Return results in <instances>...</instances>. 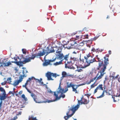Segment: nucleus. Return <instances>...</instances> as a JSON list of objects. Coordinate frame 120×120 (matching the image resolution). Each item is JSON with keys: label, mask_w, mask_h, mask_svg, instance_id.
<instances>
[{"label": "nucleus", "mask_w": 120, "mask_h": 120, "mask_svg": "<svg viewBox=\"0 0 120 120\" xmlns=\"http://www.w3.org/2000/svg\"><path fill=\"white\" fill-rule=\"evenodd\" d=\"M109 55L108 54L106 55L104 57V63H103V60L102 59H100L99 58H97L98 60V61H96V59L93 57L91 56L89 54H88L86 56H85V59L86 60L85 63V64L83 68H85L88 67L91 64H92L94 62H98V66L97 68L98 70H100V71L98 72L100 73V75L98 77L96 81L99 80L102 78L105 73H104L106 68V67L107 65L109 64Z\"/></svg>", "instance_id": "nucleus-1"}, {"label": "nucleus", "mask_w": 120, "mask_h": 120, "mask_svg": "<svg viewBox=\"0 0 120 120\" xmlns=\"http://www.w3.org/2000/svg\"><path fill=\"white\" fill-rule=\"evenodd\" d=\"M45 50L43 49V52H40V53H38L37 54H32L31 57H29L28 58H24L23 55H22L21 56V57L20 59V61H16V64L19 66H23V64L30 62L31 60H34L36 57H38V56H43L45 55Z\"/></svg>", "instance_id": "nucleus-2"}, {"label": "nucleus", "mask_w": 120, "mask_h": 120, "mask_svg": "<svg viewBox=\"0 0 120 120\" xmlns=\"http://www.w3.org/2000/svg\"><path fill=\"white\" fill-rule=\"evenodd\" d=\"M64 77L62 76L60 78V83L59 87L58 88V90L57 91V94H56V92H54V95L56 96V100H59L61 98H64L65 97V95L64 94L66 92L68 91V89L66 88L65 90H64V89L61 88V84L62 81Z\"/></svg>", "instance_id": "nucleus-3"}, {"label": "nucleus", "mask_w": 120, "mask_h": 120, "mask_svg": "<svg viewBox=\"0 0 120 120\" xmlns=\"http://www.w3.org/2000/svg\"><path fill=\"white\" fill-rule=\"evenodd\" d=\"M69 54L66 55L63 59L65 60V67L66 68H73L72 65L74 64L73 60H71L70 58L68 59Z\"/></svg>", "instance_id": "nucleus-4"}, {"label": "nucleus", "mask_w": 120, "mask_h": 120, "mask_svg": "<svg viewBox=\"0 0 120 120\" xmlns=\"http://www.w3.org/2000/svg\"><path fill=\"white\" fill-rule=\"evenodd\" d=\"M79 108V105H76L74 107H72L71 108L69 111L66 113L67 116H64V118L65 120H67L71 116L75 113L76 111Z\"/></svg>", "instance_id": "nucleus-5"}, {"label": "nucleus", "mask_w": 120, "mask_h": 120, "mask_svg": "<svg viewBox=\"0 0 120 120\" xmlns=\"http://www.w3.org/2000/svg\"><path fill=\"white\" fill-rule=\"evenodd\" d=\"M31 96L36 103H41L45 102V101H44V98L41 94L39 95L37 97V95L32 92L31 94Z\"/></svg>", "instance_id": "nucleus-6"}, {"label": "nucleus", "mask_w": 120, "mask_h": 120, "mask_svg": "<svg viewBox=\"0 0 120 120\" xmlns=\"http://www.w3.org/2000/svg\"><path fill=\"white\" fill-rule=\"evenodd\" d=\"M67 88H66L65 89V90L66 88H69L72 87V91L74 92H75L76 94H78L79 92H78L77 90V89L79 86L78 85L74 84L72 83V82H71L70 83L68 82L67 83Z\"/></svg>", "instance_id": "nucleus-7"}, {"label": "nucleus", "mask_w": 120, "mask_h": 120, "mask_svg": "<svg viewBox=\"0 0 120 120\" xmlns=\"http://www.w3.org/2000/svg\"><path fill=\"white\" fill-rule=\"evenodd\" d=\"M24 76V75H21L19 77V79L15 80L12 85L14 86L18 85L20 82H21L22 81Z\"/></svg>", "instance_id": "nucleus-8"}, {"label": "nucleus", "mask_w": 120, "mask_h": 120, "mask_svg": "<svg viewBox=\"0 0 120 120\" xmlns=\"http://www.w3.org/2000/svg\"><path fill=\"white\" fill-rule=\"evenodd\" d=\"M76 44V42L74 41H71V43L69 44L66 47L68 49L75 48L74 45Z\"/></svg>", "instance_id": "nucleus-9"}, {"label": "nucleus", "mask_w": 120, "mask_h": 120, "mask_svg": "<svg viewBox=\"0 0 120 120\" xmlns=\"http://www.w3.org/2000/svg\"><path fill=\"white\" fill-rule=\"evenodd\" d=\"M54 47H51V48L50 49V50H49V48L48 47H47V51H48V52H46V51L45 49H43L42 50V52L41 51H40L39 52V53H40V52H43V49H44L45 50V53H46L47 54H46V55H47L48 54H49L50 53H52V52H55V50L53 48H54Z\"/></svg>", "instance_id": "nucleus-10"}, {"label": "nucleus", "mask_w": 120, "mask_h": 120, "mask_svg": "<svg viewBox=\"0 0 120 120\" xmlns=\"http://www.w3.org/2000/svg\"><path fill=\"white\" fill-rule=\"evenodd\" d=\"M56 59V58L53 60H49L46 59L44 60V62L43 64V65L44 66H46L50 64V63L54 62Z\"/></svg>", "instance_id": "nucleus-11"}, {"label": "nucleus", "mask_w": 120, "mask_h": 120, "mask_svg": "<svg viewBox=\"0 0 120 120\" xmlns=\"http://www.w3.org/2000/svg\"><path fill=\"white\" fill-rule=\"evenodd\" d=\"M1 64L4 67L8 66L11 64V62L8 61V60L6 59L4 60Z\"/></svg>", "instance_id": "nucleus-12"}, {"label": "nucleus", "mask_w": 120, "mask_h": 120, "mask_svg": "<svg viewBox=\"0 0 120 120\" xmlns=\"http://www.w3.org/2000/svg\"><path fill=\"white\" fill-rule=\"evenodd\" d=\"M81 101V104H87L88 103H89L88 101H87V100L84 98H82L81 100L80 101H78V104H77V105H79L80 104V102Z\"/></svg>", "instance_id": "nucleus-13"}, {"label": "nucleus", "mask_w": 120, "mask_h": 120, "mask_svg": "<svg viewBox=\"0 0 120 120\" xmlns=\"http://www.w3.org/2000/svg\"><path fill=\"white\" fill-rule=\"evenodd\" d=\"M56 58L57 59H59L61 60L64 58L65 57V56H64L63 54L62 53H57L56 54Z\"/></svg>", "instance_id": "nucleus-14"}, {"label": "nucleus", "mask_w": 120, "mask_h": 120, "mask_svg": "<svg viewBox=\"0 0 120 120\" xmlns=\"http://www.w3.org/2000/svg\"><path fill=\"white\" fill-rule=\"evenodd\" d=\"M62 46H59L58 47L57 46H56L54 47L55 48H56L57 49H55L56 51V53H61V51L62 50Z\"/></svg>", "instance_id": "nucleus-15"}, {"label": "nucleus", "mask_w": 120, "mask_h": 120, "mask_svg": "<svg viewBox=\"0 0 120 120\" xmlns=\"http://www.w3.org/2000/svg\"><path fill=\"white\" fill-rule=\"evenodd\" d=\"M46 76L47 78V79L48 80H54L51 77L52 76V73L50 72H48L46 74Z\"/></svg>", "instance_id": "nucleus-16"}, {"label": "nucleus", "mask_w": 120, "mask_h": 120, "mask_svg": "<svg viewBox=\"0 0 120 120\" xmlns=\"http://www.w3.org/2000/svg\"><path fill=\"white\" fill-rule=\"evenodd\" d=\"M120 96V92L119 91H118L117 94L116 95V96H115V97H116V99H115V97H112L114 101V102H116L119 101V99H117V98L118 97H119Z\"/></svg>", "instance_id": "nucleus-17"}, {"label": "nucleus", "mask_w": 120, "mask_h": 120, "mask_svg": "<svg viewBox=\"0 0 120 120\" xmlns=\"http://www.w3.org/2000/svg\"><path fill=\"white\" fill-rule=\"evenodd\" d=\"M63 59L62 60H61L59 62H56V63L54 64V65H57L59 64H62V62L63 61Z\"/></svg>", "instance_id": "nucleus-18"}, {"label": "nucleus", "mask_w": 120, "mask_h": 120, "mask_svg": "<svg viewBox=\"0 0 120 120\" xmlns=\"http://www.w3.org/2000/svg\"><path fill=\"white\" fill-rule=\"evenodd\" d=\"M27 85H26V83H25V85H24L23 86V87H25L26 89L27 90V91L29 92V93L30 94H31L32 92L31 91L29 90L27 87L26 86Z\"/></svg>", "instance_id": "nucleus-19"}, {"label": "nucleus", "mask_w": 120, "mask_h": 120, "mask_svg": "<svg viewBox=\"0 0 120 120\" xmlns=\"http://www.w3.org/2000/svg\"><path fill=\"white\" fill-rule=\"evenodd\" d=\"M70 58L71 60H73L74 63L75 61H79V59L77 58L72 57H71Z\"/></svg>", "instance_id": "nucleus-20"}, {"label": "nucleus", "mask_w": 120, "mask_h": 120, "mask_svg": "<svg viewBox=\"0 0 120 120\" xmlns=\"http://www.w3.org/2000/svg\"><path fill=\"white\" fill-rule=\"evenodd\" d=\"M69 42L68 41H67L66 42V41L65 40H64L63 41V45L62 44H61V46H63V47H64L65 45H67L68 44Z\"/></svg>", "instance_id": "nucleus-21"}, {"label": "nucleus", "mask_w": 120, "mask_h": 120, "mask_svg": "<svg viewBox=\"0 0 120 120\" xmlns=\"http://www.w3.org/2000/svg\"><path fill=\"white\" fill-rule=\"evenodd\" d=\"M103 85L102 84H100L97 87L98 90H103V88L102 87Z\"/></svg>", "instance_id": "nucleus-22"}, {"label": "nucleus", "mask_w": 120, "mask_h": 120, "mask_svg": "<svg viewBox=\"0 0 120 120\" xmlns=\"http://www.w3.org/2000/svg\"><path fill=\"white\" fill-rule=\"evenodd\" d=\"M82 31H76L75 32L73 33L72 34V35H74L77 33L79 34L80 35L82 33Z\"/></svg>", "instance_id": "nucleus-23"}, {"label": "nucleus", "mask_w": 120, "mask_h": 120, "mask_svg": "<svg viewBox=\"0 0 120 120\" xmlns=\"http://www.w3.org/2000/svg\"><path fill=\"white\" fill-rule=\"evenodd\" d=\"M91 51H93L94 52H98L100 51V50H99L98 49H95L94 48H93L91 49Z\"/></svg>", "instance_id": "nucleus-24"}, {"label": "nucleus", "mask_w": 120, "mask_h": 120, "mask_svg": "<svg viewBox=\"0 0 120 120\" xmlns=\"http://www.w3.org/2000/svg\"><path fill=\"white\" fill-rule=\"evenodd\" d=\"M62 76L64 77H66L68 76L66 73L65 71H63L62 73Z\"/></svg>", "instance_id": "nucleus-25"}, {"label": "nucleus", "mask_w": 120, "mask_h": 120, "mask_svg": "<svg viewBox=\"0 0 120 120\" xmlns=\"http://www.w3.org/2000/svg\"><path fill=\"white\" fill-rule=\"evenodd\" d=\"M22 98H23L24 100L26 101H27V99L25 97V96L24 94H22L21 96Z\"/></svg>", "instance_id": "nucleus-26"}, {"label": "nucleus", "mask_w": 120, "mask_h": 120, "mask_svg": "<svg viewBox=\"0 0 120 120\" xmlns=\"http://www.w3.org/2000/svg\"><path fill=\"white\" fill-rule=\"evenodd\" d=\"M11 77L8 78L7 80V83L9 84H11Z\"/></svg>", "instance_id": "nucleus-27"}, {"label": "nucleus", "mask_w": 120, "mask_h": 120, "mask_svg": "<svg viewBox=\"0 0 120 120\" xmlns=\"http://www.w3.org/2000/svg\"><path fill=\"white\" fill-rule=\"evenodd\" d=\"M6 98V97L5 95L2 96L0 97V100H4Z\"/></svg>", "instance_id": "nucleus-28"}, {"label": "nucleus", "mask_w": 120, "mask_h": 120, "mask_svg": "<svg viewBox=\"0 0 120 120\" xmlns=\"http://www.w3.org/2000/svg\"><path fill=\"white\" fill-rule=\"evenodd\" d=\"M42 79L41 78H40V80H39V81H40V82H39V83L40 84V85H45L47 86L45 84L43 85V82L42 81Z\"/></svg>", "instance_id": "nucleus-29"}, {"label": "nucleus", "mask_w": 120, "mask_h": 120, "mask_svg": "<svg viewBox=\"0 0 120 120\" xmlns=\"http://www.w3.org/2000/svg\"><path fill=\"white\" fill-rule=\"evenodd\" d=\"M104 91H103L102 93V94L99 96L98 98H101L103 97L104 96Z\"/></svg>", "instance_id": "nucleus-30"}, {"label": "nucleus", "mask_w": 120, "mask_h": 120, "mask_svg": "<svg viewBox=\"0 0 120 120\" xmlns=\"http://www.w3.org/2000/svg\"><path fill=\"white\" fill-rule=\"evenodd\" d=\"M96 81L95 82H94V83H93L92 84L91 86V88H94L95 86H97V85H95V83Z\"/></svg>", "instance_id": "nucleus-31"}, {"label": "nucleus", "mask_w": 120, "mask_h": 120, "mask_svg": "<svg viewBox=\"0 0 120 120\" xmlns=\"http://www.w3.org/2000/svg\"><path fill=\"white\" fill-rule=\"evenodd\" d=\"M34 79H35V78L33 77H32L31 78H29L28 80H28V81L29 82V81H31L33 79L34 80Z\"/></svg>", "instance_id": "nucleus-32"}, {"label": "nucleus", "mask_w": 120, "mask_h": 120, "mask_svg": "<svg viewBox=\"0 0 120 120\" xmlns=\"http://www.w3.org/2000/svg\"><path fill=\"white\" fill-rule=\"evenodd\" d=\"M22 52L23 54H26L27 52L26 50L24 49H22Z\"/></svg>", "instance_id": "nucleus-33"}, {"label": "nucleus", "mask_w": 120, "mask_h": 120, "mask_svg": "<svg viewBox=\"0 0 120 120\" xmlns=\"http://www.w3.org/2000/svg\"><path fill=\"white\" fill-rule=\"evenodd\" d=\"M52 76L53 77H54L55 78H56L57 76H58V75H57L56 74V73H52Z\"/></svg>", "instance_id": "nucleus-34"}, {"label": "nucleus", "mask_w": 120, "mask_h": 120, "mask_svg": "<svg viewBox=\"0 0 120 120\" xmlns=\"http://www.w3.org/2000/svg\"><path fill=\"white\" fill-rule=\"evenodd\" d=\"M14 59L15 60V61H17V62H18V60H17V59H19L20 60V59L19 58V57L18 56H17V57H14Z\"/></svg>", "instance_id": "nucleus-35"}, {"label": "nucleus", "mask_w": 120, "mask_h": 120, "mask_svg": "<svg viewBox=\"0 0 120 120\" xmlns=\"http://www.w3.org/2000/svg\"><path fill=\"white\" fill-rule=\"evenodd\" d=\"M7 82V81H6L5 80L4 82H2L1 84V85H4L6 84Z\"/></svg>", "instance_id": "nucleus-36"}, {"label": "nucleus", "mask_w": 120, "mask_h": 120, "mask_svg": "<svg viewBox=\"0 0 120 120\" xmlns=\"http://www.w3.org/2000/svg\"><path fill=\"white\" fill-rule=\"evenodd\" d=\"M0 91L1 92L5 91V90L3 88L0 87Z\"/></svg>", "instance_id": "nucleus-37"}, {"label": "nucleus", "mask_w": 120, "mask_h": 120, "mask_svg": "<svg viewBox=\"0 0 120 120\" xmlns=\"http://www.w3.org/2000/svg\"><path fill=\"white\" fill-rule=\"evenodd\" d=\"M98 75H99V73H98L97 74L96 76L95 77H94L93 79L94 80H95L96 79H97V78L98 77Z\"/></svg>", "instance_id": "nucleus-38"}, {"label": "nucleus", "mask_w": 120, "mask_h": 120, "mask_svg": "<svg viewBox=\"0 0 120 120\" xmlns=\"http://www.w3.org/2000/svg\"><path fill=\"white\" fill-rule=\"evenodd\" d=\"M91 95V94H85V95L88 98H89V97Z\"/></svg>", "instance_id": "nucleus-39"}, {"label": "nucleus", "mask_w": 120, "mask_h": 120, "mask_svg": "<svg viewBox=\"0 0 120 120\" xmlns=\"http://www.w3.org/2000/svg\"><path fill=\"white\" fill-rule=\"evenodd\" d=\"M119 75H116V76L115 77H113V78L114 79H117V78L119 76Z\"/></svg>", "instance_id": "nucleus-40"}, {"label": "nucleus", "mask_w": 120, "mask_h": 120, "mask_svg": "<svg viewBox=\"0 0 120 120\" xmlns=\"http://www.w3.org/2000/svg\"><path fill=\"white\" fill-rule=\"evenodd\" d=\"M94 81V80H93V79H91V80H90V81H89V82L88 83V84H90L91 82H93Z\"/></svg>", "instance_id": "nucleus-41"}, {"label": "nucleus", "mask_w": 120, "mask_h": 120, "mask_svg": "<svg viewBox=\"0 0 120 120\" xmlns=\"http://www.w3.org/2000/svg\"><path fill=\"white\" fill-rule=\"evenodd\" d=\"M77 71L78 72H81L83 71V70L81 69H77Z\"/></svg>", "instance_id": "nucleus-42"}, {"label": "nucleus", "mask_w": 120, "mask_h": 120, "mask_svg": "<svg viewBox=\"0 0 120 120\" xmlns=\"http://www.w3.org/2000/svg\"><path fill=\"white\" fill-rule=\"evenodd\" d=\"M85 36V39H88V35L87 34H86L84 35Z\"/></svg>", "instance_id": "nucleus-43"}, {"label": "nucleus", "mask_w": 120, "mask_h": 120, "mask_svg": "<svg viewBox=\"0 0 120 120\" xmlns=\"http://www.w3.org/2000/svg\"><path fill=\"white\" fill-rule=\"evenodd\" d=\"M34 80H35L37 82H38L39 83V82H40V81H39V80L38 79L35 78V79H34Z\"/></svg>", "instance_id": "nucleus-44"}, {"label": "nucleus", "mask_w": 120, "mask_h": 120, "mask_svg": "<svg viewBox=\"0 0 120 120\" xmlns=\"http://www.w3.org/2000/svg\"><path fill=\"white\" fill-rule=\"evenodd\" d=\"M81 39H84L85 38V36L84 35H82L81 36Z\"/></svg>", "instance_id": "nucleus-45"}, {"label": "nucleus", "mask_w": 120, "mask_h": 120, "mask_svg": "<svg viewBox=\"0 0 120 120\" xmlns=\"http://www.w3.org/2000/svg\"><path fill=\"white\" fill-rule=\"evenodd\" d=\"M98 38V37H94L92 39L93 41H95Z\"/></svg>", "instance_id": "nucleus-46"}, {"label": "nucleus", "mask_w": 120, "mask_h": 120, "mask_svg": "<svg viewBox=\"0 0 120 120\" xmlns=\"http://www.w3.org/2000/svg\"><path fill=\"white\" fill-rule=\"evenodd\" d=\"M108 79V78L107 76H106L105 78V80L104 81V83H105V82Z\"/></svg>", "instance_id": "nucleus-47"}, {"label": "nucleus", "mask_w": 120, "mask_h": 120, "mask_svg": "<svg viewBox=\"0 0 120 120\" xmlns=\"http://www.w3.org/2000/svg\"><path fill=\"white\" fill-rule=\"evenodd\" d=\"M19 107L20 108H23L25 106L23 105V104L22 105H19Z\"/></svg>", "instance_id": "nucleus-48"}, {"label": "nucleus", "mask_w": 120, "mask_h": 120, "mask_svg": "<svg viewBox=\"0 0 120 120\" xmlns=\"http://www.w3.org/2000/svg\"><path fill=\"white\" fill-rule=\"evenodd\" d=\"M79 38V36H76V40L78 39Z\"/></svg>", "instance_id": "nucleus-49"}, {"label": "nucleus", "mask_w": 120, "mask_h": 120, "mask_svg": "<svg viewBox=\"0 0 120 120\" xmlns=\"http://www.w3.org/2000/svg\"><path fill=\"white\" fill-rule=\"evenodd\" d=\"M98 90L97 88L94 91V93H96L97 91V90Z\"/></svg>", "instance_id": "nucleus-50"}, {"label": "nucleus", "mask_w": 120, "mask_h": 120, "mask_svg": "<svg viewBox=\"0 0 120 120\" xmlns=\"http://www.w3.org/2000/svg\"><path fill=\"white\" fill-rule=\"evenodd\" d=\"M17 119V116H16L15 117H14L13 118V120H15Z\"/></svg>", "instance_id": "nucleus-51"}, {"label": "nucleus", "mask_w": 120, "mask_h": 120, "mask_svg": "<svg viewBox=\"0 0 120 120\" xmlns=\"http://www.w3.org/2000/svg\"><path fill=\"white\" fill-rule=\"evenodd\" d=\"M2 104V101H1L0 102V109H1V106Z\"/></svg>", "instance_id": "nucleus-52"}, {"label": "nucleus", "mask_w": 120, "mask_h": 120, "mask_svg": "<svg viewBox=\"0 0 120 120\" xmlns=\"http://www.w3.org/2000/svg\"><path fill=\"white\" fill-rule=\"evenodd\" d=\"M22 91H20L19 92V94H22Z\"/></svg>", "instance_id": "nucleus-53"}, {"label": "nucleus", "mask_w": 120, "mask_h": 120, "mask_svg": "<svg viewBox=\"0 0 120 120\" xmlns=\"http://www.w3.org/2000/svg\"><path fill=\"white\" fill-rule=\"evenodd\" d=\"M29 82L27 80L26 82L25 83H26V85H27L28 84Z\"/></svg>", "instance_id": "nucleus-54"}, {"label": "nucleus", "mask_w": 120, "mask_h": 120, "mask_svg": "<svg viewBox=\"0 0 120 120\" xmlns=\"http://www.w3.org/2000/svg\"><path fill=\"white\" fill-rule=\"evenodd\" d=\"M9 93L10 94H13V92L12 91H10L9 92Z\"/></svg>", "instance_id": "nucleus-55"}, {"label": "nucleus", "mask_w": 120, "mask_h": 120, "mask_svg": "<svg viewBox=\"0 0 120 120\" xmlns=\"http://www.w3.org/2000/svg\"><path fill=\"white\" fill-rule=\"evenodd\" d=\"M11 62L12 63H15L16 64V61H11Z\"/></svg>", "instance_id": "nucleus-56"}, {"label": "nucleus", "mask_w": 120, "mask_h": 120, "mask_svg": "<svg viewBox=\"0 0 120 120\" xmlns=\"http://www.w3.org/2000/svg\"><path fill=\"white\" fill-rule=\"evenodd\" d=\"M109 18L110 16H109V15H108L106 18L107 19H109Z\"/></svg>", "instance_id": "nucleus-57"}, {"label": "nucleus", "mask_w": 120, "mask_h": 120, "mask_svg": "<svg viewBox=\"0 0 120 120\" xmlns=\"http://www.w3.org/2000/svg\"><path fill=\"white\" fill-rule=\"evenodd\" d=\"M49 92L50 93H52L53 92L51 90H50L49 91Z\"/></svg>", "instance_id": "nucleus-58"}, {"label": "nucleus", "mask_w": 120, "mask_h": 120, "mask_svg": "<svg viewBox=\"0 0 120 120\" xmlns=\"http://www.w3.org/2000/svg\"><path fill=\"white\" fill-rule=\"evenodd\" d=\"M109 54H111V51H110V50L109 51Z\"/></svg>", "instance_id": "nucleus-59"}, {"label": "nucleus", "mask_w": 120, "mask_h": 120, "mask_svg": "<svg viewBox=\"0 0 120 120\" xmlns=\"http://www.w3.org/2000/svg\"><path fill=\"white\" fill-rule=\"evenodd\" d=\"M87 29L85 27L83 29V30H86Z\"/></svg>", "instance_id": "nucleus-60"}, {"label": "nucleus", "mask_w": 120, "mask_h": 120, "mask_svg": "<svg viewBox=\"0 0 120 120\" xmlns=\"http://www.w3.org/2000/svg\"><path fill=\"white\" fill-rule=\"evenodd\" d=\"M73 53L76 54L77 53V52H75V51H74L73 52Z\"/></svg>", "instance_id": "nucleus-61"}, {"label": "nucleus", "mask_w": 120, "mask_h": 120, "mask_svg": "<svg viewBox=\"0 0 120 120\" xmlns=\"http://www.w3.org/2000/svg\"><path fill=\"white\" fill-rule=\"evenodd\" d=\"M51 102V101H48V103H49V102Z\"/></svg>", "instance_id": "nucleus-62"}, {"label": "nucleus", "mask_w": 120, "mask_h": 120, "mask_svg": "<svg viewBox=\"0 0 120 120\" xmlns=\"http://www.w3.org/2000/svg\"><path fill=\"white\" fill-rule=\"evenodd\" d=\"M25 71H26V72H28L26 70H25Z\"/></svg>", "instance_id": "nucleus-63"}, {"label": "nucleus", "mask_w": 120, "mask_h": 120, "mask_svg": "<svg viewBox=\"0 0 120 120\" xmlns=\"http://www.w3.org/2000/svg\"><path fill=\"white\" fill-rule=\"evenodd\" d=\"M74 120H77L76 119H74Z\"/></svg>", "instance_id": "nucleus-64"}]
</instances>
